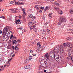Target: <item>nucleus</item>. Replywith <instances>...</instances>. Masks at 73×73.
I'll list each match as a JSON object with an SVG mask.
<instances>
[{
	"label": "nucleus",
	"mask_w": 73,
	"mask_h": 73,
	"mask_svg": "<svg viewBox=\"0 0 73 73\" xmlns=\"http://www.w3.org/2000/svg\"><path fill=\"white\" fill-rule=\"evenodd\" d=\"M10 12H12V13H17V11H16V10H12L11 9H10Z\"/></svg>",
	"instance_id": "6e6552de"
},
{
	"label": "nucleus",
	"mask_w": 73,
	"mask_h": 73,
	"mask_svg": "<svg viewBox=\"0 0 73 73\" xmlns=\"http://www.w3.org/2000/svg\"><path fill=\"white\" fill-rule=\"evenodd\" d=\"M58 48H60V53H63L64 52V49H63V47L62 45H61L60 46H58Z\"/></svg>",
	"instance_id": "20e7f679"
},
{
	"label": "nucleus",
	"mask_w": 73,
	"mask_h": 73,
	"mask_svg": "<svg viewBox=\"0 0 73 73\" xmlns=\"http://www.w3.org/2000/svg\"><path fill=\"white\" fill-rule=\"evenodd\" d=\"M44 72H46V70H44Z\"/></svg>",
	"instance_id": "338daca9"
},
{
	"label": "nucleus",
	"mask_w": 73,
	"mask_h": 73,
	"mask_svg": "<svg viewBox=\"0 0 73 73\" xmlns=\"http://www.w3.org/2000/svg\"><path fill=\"white\" fill-rule=\"evenodd\" d=\"M32 22H29L28 24L29 25H33V24H32Z\"/></svg>",
	"instance_id": "c85d7f7f"
},
{
	"label": "nucleus",
	"mask_w": 73,
	"mask_h": 73,
	"mask_svg": "<svg viewBox=\"0 0 73 73\" xmlns=\"http://www.w3.org/2000/svg\"><path fill=\"white\" fill-rule=\"evenodd\" d=\"M48 9V7L47 6L46 8H45L44 9L45 11H46Z\"/></svg>",
	"instance_id": "cd10ccee"
},
{
	"label": "nucleus",
	"mask_w": 73,
	"mask_h": 73,
	"mask_svg": "<svg viewBox=\"0 0 73 73\" xmlns=\"http://www.w3.org/2000/svg\"><path fill=\"white\" fill-rule=\"evenodd\" d=\"M13 39L16 38V37L15 36H13Z\"/></svg>",
	"instance_id": "5fc2aeb1"
},
{
	"label": "nucleus",
	"mask_w": 73,
	"mask_h": 73,
	"mask_svg": "<svg viewBox=\"0 0 73 73\" xmlns=\"http://www.w3.org/2000/svg\"><path fill=\"white\" fill-rule=\"evenodd\" d=\"M19 17L20 18V19H21V18H22V17L21 16H19Z\"/></svg>",
	"instance_id": "6e6d98bb"
},
{
	"label": "nucleus",
	"mask_w": 73,
	"mask_h": 73,
	"mask_svg": "<svg viewBox=\"0 0 73 73\" xmlns=\"http://www.w3.org/2000/svg\"><path fill=\"white\" fill-rule=\"evenodd\" d=\"M13 44H16L17 43V42L16 40H14L13 41Z\"/></svg>",
	"instance_id": "f8f14e48"
},
{
	"label": "nucleus",
	"mask_w": 73,
	"mask_h": 73,
	"mask_svg": "<svg viewBox=\"0 0 73 73\" xmlns=\"http://www.w3.org/2000/svg\"><path fill=\"white\" fill-rule=\"evenodd\" d=\"M58 13H59V14H60V15H61L62 14V11L61 10L59 11Z\"/></svg>",
	"instance_id": "412c9836"
},
{
	"label": "nucleus",
	"mask_w": 73,
	"mask_h": 73,
	"mask_svg": "<svg viewBox=\"0 0 73 73\" xmlns=\"http://www.w3.org/2000/svg\"><path fill=\"white\" fill-rule=\"evenodd\" d=\"M8 29H9V27L7 26L6 27H5L4 28L3 31L2 35L4 36L3 37V40L4 41H7L9 39V36H8L9 33L8 34V33H7V32H8Z\"/></svg>",
	"instance_id": "f03ea898"
},
{
	"label": "nucleus",
	"mask_w": 73,
	"mask_h": 73,
	"mask_svg": "<svg viewBox=\"0 0 73 73\" xmlns=\"http://www.w3.org/2000/svg\"><path fill=\"white\" fill-rule=\"evenodd\" d=\"M40 7H39V6L38 5H36L35 6V8L36 9H37L38 10V9H39V8Z\"/></svg>",
	"instance_id": "4be33fe9"
},
{
	"label": "nucleus",
	"mask_w": 73,
	"mask_h": 73,
	"mask_svg": "<svg viewBox=\"0 0 73 73\" xmlns=\"http://www.w3.org/2000/svg\"><path fill=\"white\" fill-rule=\"evenodd\" d=\"M0 34H1V33H2V31L1 30L0 31Z\"/></svg>",
	"instance_id": "680f3d73"
},
{
	"label": "nucleus",
	"mask_w": 73,
	"mask_h": 73,
	"mask_svg": "<svg viewBox=\"0 0 73 73\" xmlns=\"http://www.w3.org/2000/svg\"><path fill=\"white\" fill-rule=\"evenodd\" d=\"M3 70H4V68L0 69V71H3Z\"/></svg>",
	"instance_id": "c03bdc74"
},
{
	"label": "nucleus",
	"mask_w": 73,
	"mask_h": 73,
	"mask_svg": "<svg viewBox=\"0 0 73 73\" xmlns=\"http://www.w3.org/2000/svg\"><path fill=\"white\" fill-rule=\"evenodd\" d=\"M53 52H51L49 53L48 55V53H47L45 54L44 55V57L46 58H47V60H49V57H50V58H52V59H54V58L56 59V61H57V62H60L61 59H59L57 57V55H54V57L53 56Z\"/></svg>",
	"instance_id": "f257e3e1"
},
{
	"label": "nucleus",
	"mask_w": 73,
	"mask_h": 73,
	"mask_svg": "<svg viewBox=\"0 0 73 73\" xmlns=\"http://www.w3.org/2000/svg\"><path fill=\"white\" fill-rule=\"evenodd\" d=\"M32 67V65H27V68L28 69H30Z\"/></svg>",
	"instance_id": "6ab92c4d"
},
{
	"label": "nucleus",
	"mask_w": 73,
	"mask_h": 73,
	"mask_svg": "<svg viewBox=\"0 0 73 73\" xmlns=\"http://www.w3.org/2000/svg\"><path fill=\"white\" fill-rule=\"evenodd\" d=\"M19 29L20 30H21L23 29V27H20V28H19Z\"/></svg>",
	"instance_id": "de8ad7c7"
},
{
	"label": "nucleus",
	"mask_w": 73,
	"mask_h": 73,
	"mask_svg": "<svg viewBox=\"0 0 73 73\" xmlns=\"http://www.w3.org/2000/svg\"><path fill=\"white\" fill-rule=\"evenodd\" d=\"M37 3H38V2H33V4H37Z\"/></svg>",
	"instance_id": "79ce46f5"
},
{
	"label": "nucleus",
	"mask_w": 73,
	"mask_h": 73,
	"mask_svg": "<svg viewBox=\"0 0 73 73\" xmlns=\"http://www.w3.org/2000/svg\"><path fill=\"white\" fill-rule=\"evenodd\" d=\"M29 60H31L32 59V57L31 56H29Z\"/></svg>",
	"instance_id": "72a5a7b5"
},
{
	"label": "nucleus",
	"mask_w": 73,
	"mask_h": 73,
	"mask_svg": "<svg viewBox=\"0 0 73 73\" xmlns=\"http://www.w3.org/2000/svg\"><path fill=\"white\" fill-rule=\"evenodd\" d=\"M44 63L45 64H46V61H44Z\"/></svg>",
	"instance_id": "864d4df0"
},
{
	"label": "nucleus",
	"mask_w": 73,
	"mask_h": 73,
	"mask_svg": "<svg viewBox=\"0 0 73 73\" xmlns=\"http://www.w3.org/2000/svg\"><path fill=\"white\" fill-rule=\"evenodd\" d=\"M13 54V53L12 52H11L10 54L11 55H12Z\"/></svg>",
	"instance_id": "774afa93"
},
{
	"label": "nucleus",
	"mask_w": 73,
	"mask_h": 73,
	"mask_svg": "<svg viewBox=\"0 0 73 73\" xmlns=\"http://www.w3.org/2000/svg\"><path fill=\"white\" fill-rule=\"evenodd\" d=\"M49 19H51L52 17V13H50L48 15Z\"/></svg>",
	"instance_id": "9b49d317"
},
{
	"label": "nucleus",
	"mask_w": 73,
	"mask_h": 73,
	"mask_svg": "<svg viewBox=\"0 0 73 73\" xmlns=\"http://www.w3.org/2000/svg\"><path fill=\"white\" fill-rule=\"evenodd\" d=\"M9 29H8V31H7V33L8 34V33H9V34H10V33H12V31H9Z\"/></svg>",
	"instance_id": "a211bd4d"
},
{
	"label": "nucleus",
	"mask_w": 73,
	"mask_h": 73,
	"mask_svg": "<svg viewBox=\"0 0 73 73\" xmlns=\"http://www.w3.org/2000/svg\"><path fill=\"white\" fill-rule=\"evenodd\" d=\"M38 73H43V72L42 71H39Z\"/></svg>",
	"instance_id": "603ef678"
},
{
	"label": "nucleus",
	"mask_w": 73,
	"mask_h": 73,
	"mask_svg": "<svg viewBox=\"0 0 73 73\" xmlns=\"http://www.w3.org/2000/svg\"><path fill=\"white\" fill-rule=\"evenodd\" d=\"M29 62V61L28 59H27L25 61V62L27 64H28Z\"/></svg>",
	"instance_id": "ddd939ff"
},
{
	"label": "nucleus",
	"mask_w": 73,
	"mask_h": 73,
	"mask_svg": "<svg viewBox=\"0 0 73 73\" xmlns=\"http://www.w3.org/2000/svg\"><path fill=\"white\" fill-rule=\"evenodd\" d=\"M3 66H0V69H1V68H3Z\"/></svg>",
	"instance_id": "e2e57ef3"
},
{
	"label": "nucleus",
	"mask_w": 73,
	"mask_h": 73,
	"mask_svg": "<svg viewBox=\"0 0 73 73\" xmlns=\"http://www.w3.org/2000/svg\"><path fill=\"white\" fill-rule=\"evenodd\" d=\"M23 19L24 20H25V17H23Z\"/></svg>",
	"instance_id": "49530a36"
},
{
	"label": "nucleus",
	"mask_w": 73,
	"mask_h": 73,
	"mask_svg": "<svg viewBox=\"0 0 73 73\" xmlns=\"http://www.w3.org/2000/svg\"><path fill=\"white\" fill-rule=\"evenodd\" d=\"M54 4L55 5H58L59 6L60 5V4H59V3H58L56 2L54 3Z\"/></svg>",
	"instance_id": "393cba45"
},
{
	"label": "nucleus",
	"mask_w": 73,
	"mask_h": 73,
	"mask_svg": "<svg viewBox=\"0 0 73 73\" xmlns=\"http://www.w3.org/2000/svg\"><path fill=\"white\" fill-rule=\"evenodd\" d=\"M28 16H29L30 18H31V19H32V14H30L28 15Z\"/></svg>",
	"instance_id": "aec40b11"
},
{
	"label": "nucleus",
	"mask_w": 73,
	"mask_h": 73,
	"mask_svg": "<svg viewBox=\"0 0 73 73\" xmlns=\"http://www.w3.org/2000/svg\"><path fill=\"white\" fill-rule=\"evenodd\" d=\"M63 46L65 47L67 46V44H66H66L65 43H64L63 44Z\"/></svg>",
	"instance_id": "bb28decb"
},
{
	"label": "nucleus",
	"mask_w": 73,
	"mask_h": 73,
	"mask_svg": "<svg viewBox=\"0 0 73 73\" xmlns=\"http://www.w3.org/2000/svg\"><path fill=\"white\" fill-rule=\"evenodd\" d=\"M13 37V35H11V36H10V39H12V38Z\"/></svg>",
	"instance_id": "c756f323"
},
{
	"label": "nucleus",
	"mask_w": 73,
	"mask_h": 73,
	"mask_svg": "<svg viewBox=\"0 0 73 73\" xmlns=\"http://www.w3.org/2000/svg\"><path fill=\"white\" fill-rule=\"evenodd\" d=\"M25 69H28V66H25Z\"/></svg>",
	"instance_id": "e433bc0d"
},
{
	"label": "nucleus",
	"mask_w": 73,
	"mask_h": 73,
	"mask_svg": "<svg viewBox=\"0 0 73 73\" xmlns=\"http://www.w3.org/2000/svg\"><path fill=\"white\" fill-rule=\"evenodd\" d=\"M40 65L39 66V68L40 69H42L44 68H46V67L47 66L46 65V64L45 63H44V62H42L40 63Z\"/></svg>",
	"instance_id": "7ed1b4c3"
},
{
	"label": "nucleus",
	"mask_w": 73,
	"mask_h": 73,
	"mask_svg": "<svg viewBox=\"0 0 73 73\" xmlns=\"http://www.w3.org/2000/svg\"><path fill=\"white\" fill-rule=\"evenodd\" d=\"M54 52H55V53H59V50L58 48L57 47H55L54 48V50H53Z\"/></svg>",
	"instance_id": "39448f33"
},
{
	"label": "nucleus",
	"mask_w": 73,
	"mask_h": 73,
	"mask_svg": "<svg viewBox=\"0 0 73 73\" xmlns=\"http://www.w3.org/2000/svg\"><path fill=\"white\" fill-rule=\"evenodd\" d=\"M68 31H71V32H73V30H72V29H68Z\"/></svg>",
	"instance_id": "58836bf2"
},
{
	"label": "nucleus",
	"mask_w": 73,
	"mask_h": 73,
	"mask_svg": "<svg viewBox=\"0 0 73 73\" xmlns=\"http://www.w3.org/2000/svg\"><path fill=\"white\" fill-rule=\"evenodd\" d=\"M18 4V2H15V5H16V4H17H17Z\"/></svg>",
	"instance_id": "09e8293b"
},
{
	"label": "nucleus",
	"mask_w": 73,
	"mask_h": 73,
	"mask_svg": "<svg viewBox=\"0 0 73 73\" xmlns=\"http://www.w3.org/2000/svg\"><path fill=\"white\" fill-rule=\"evenodd\" d=\"M15 54H14L12 55V57H15Z\"/></svg>",
	"instance_id": "3c124183"
},
{
	"label": "nucleus",
	"mask_w": 73,
	"mask_h": 73,
	"mask_svg": "<svg viewBox=\"0 0 73 73\" xmlns=\"http://www.w3.org/2000/svg\"><path fill=\"white\" fill-rule=\"evenodd\" d=\"M17 46H18V47H20V44H18V45H16Z\"/></svg>",
	"instance_id": "37998d69"
},
{
	"label": "nucleus",
	"mask_w": 73,
	"mask_h": 73,
	"mask_svg": "<svg viewBox=\"0 0 73 73\" xmlns=\"http://www.w3.org/2000/svg\"><path fill=\"white\" fill-rule=\"evenodd\" d=\"M12 58H11L10 59H8V61L7 62V64H8V63H9V62H11V61L12 60Z\"/></svg>",
	"instance_id": "4468645a"
},
{
	"label": "nucleus",
	"mask_w": 73,
	"mask_h": 73,
	"mask_svg": "<svg viewBox=\"0 0 73 73\" xmlns=\"http://www.w3.org/2000/svg\"><path fill=\"white\" fill-rule=\"evenodd\" d=\"M70 20L71 21H73V18H71V19H70Z\"/></svg>",
	"instance_id": "052dcab7"
},
{
	"label": "nucleus",
	"mask_w": 73,
	"mask_h": 73,
	"mask_svg": "<svg viewBox=\"0 0 73 73\" xmlns=\"http://www.w3.org/2000/svg\"><path fill=\"white\" fill-rule=\"evenodd\" d=\"M15 3V1H10L9 2V4H13V3Z\"/></svg>",
	"instance_id": "5701e85b"
},
{
	"label": "nucleus",
	"mask_w": 73,
	"mask_h": 73,
	"mask_svg": "<svg viewBox=\"0 0 73 73\" xmlns=\"http://www.w3.org/2000/svg\"><path fill=\"white\" fill-rule=\"evenodd\" d=\"M32 19H33V20H35V17H33V18H32Z\"/></svg>",
	"instance_id": "bf43d9fd"
},
{
	"label": "nucleus",
	"mask_w": 73,
	"mask_h": 73,
	"mask_svg": "<svg viewBox=\"0 0 73 73\" xmlns=\"http://www.w3.org/2000/svg\"><path fill=\"white\" fill-rule=\"evenodd\" d=\"M62 20V19H60V21H59V22L58 24V25H61V23L63 22V21H66V20H65V21H64Z\"/></svg>",
	"instance_id": "0eeeda50"
},
{
	"label": "nucleus",
	"mask_w": 73,
	"mask_h": 73,
	"mask_svg": "<svg viewBox=\"0 0 73 73\" xmlns=\"http://www.w3.org/2000/svg\"><path fill=\"white\" fill-rule=\"evenodd\" d=\"M54 9L56 11H58L59 10V8H57L56 7H55Z\"/></svg>",
	"instance_id": "b1692460"
},
{
	"label": "nucleus",
	"mask_w": 73,
	"mask_h": 73,
	"mask_svg": "<svg viewBox=\"0 0 73 73\" xmlns=\"http://www.w3.org/2000/svg\"><path fill=\"white\" fill-rule=\"evenodd\" d=\"M66 40H68V41H69V37H68L66 38Z\"/></svg>",
	"instance_id": "ea45409f"
},
{
	"label": "nucleus",
	"mask_w": 73,
	"mask_h": 73,
	"mask_svg": "<svg viewBox=\"0 0 73 73\" xmlns=\"http://www.w3.org/2000/svg\"><path fill=\"white\" fill-rule=\"evenodd\" d=\"M41 12H42V11H41V10H40L39 11V13H41Z\"/></svg>",
	"instance_id": "13d9d810"
},
{
	"label": "nucleus",
	"mask_w": 73,
	"mask_h": 73,
	"mask_svg": "<svg viewBox=\"0 0 73 73\" xmlns=\"http://www.w3.org/2000/svg\"><path fill=\"white\" fill-rule=\"evenodd\" d=\"M0 18H2V19H5V17L4 16L2 15L0 16Z\"/></svg>",
	"instance_id": "a878e982"
},
{
	"label": "nucleus",
	"mask_w": 73,
	"mask_h": 73,
	"mask_svg": "<svg viewBox=\"0 0 73 73\" xmlns=\"http://www.w3.org/2000/svg\"><path fill=\"white\" fill-rule=\"evenodd\" d=\"M41 9H44V7H42L41 8Z\"/></svg>",
	"instance_id": "4d7b16f0"
},
{
	"label": "nucleus",
	"mask_w": 73,
	"mask_h": 73,
	"mask_svg": "<svg viewBox=\"0 0 73 73\" xmlns=\"http://www.w3.org/2000/svg\"><path fill=\"white\" fill-rule=\"evenodd\" d=\"M72 38H73L72 37H69V41L72 40Z\"/></svg>",
	"instance_id": "7c9ffc66"
},
{
	"label": "nucleus",
	"mask_w": 73,
	"mask_h": 73,
	"mask_svg": "<svg viewBox=\"0 0 73 73\" xmlns=\"http://www.w3.org/2000/svg\"><path fill=\"white\" fill-rule=\"evenodd\" d=\"M15 50H19V48L18 47H16L15 48Z\"/></svg>",
	"instance_id": "a18cd8bd"
},
{
	"label": "nucleus",
	"mask_w": 73,
	"mask_h": 73,
	"mask_svg": "<svg viewBox=\"0 0 73 73\" xmlns=\"http://www.w3.org/2000/svg\"><path fill=\"white\" fill-rule=\"evenodd\" d=\"M62 19V20H63V21H65L66 20V21H64V22H66V18H65L64 17H62V18H60V19Z\"/></svg>",
	"instance_id": "2eb2a0df"
},
{
	"label": "nucleus",
	"mask_w": 73,
	"mask_h": 73,
	"mask_svg": "<svg viewBox=\"0 0 73 73\" xmlns=\"http://www.w3.org/2000/svg\"><path fill=\"white\" fill-rule=\"evenodd\" d=\"M15 23L16 24H21V23H20V20L19 19L16 21H15Z\"/></svg>",
	"instance_id": "1a4fd4ad"
},
{
	"label": "nucleus",
	"mask_w": 73,
	"mask_h": 73,
	"mask_svg": "<svg viewBox=\"0 0 73 73\" xmlns=\"http://www.w3.org/2000/svg\"><path fill=\"white\" fill-rule=\"evenodd\" d=\"M44 61V59H42L41 61H40V62H41V63H42V62H44L43 61Z\"/></svg>",
	"instance_id": "f704fd0d"
},
{
	"label": "nucleus",
	"mask_w": 73,
	"mask_h": 73,
	"mask_svg": "<svg viewBox=\"0 0 73 73\" xmlns=\"http://www.w3.org/2000/svg\"><path fill=\"white\" fill-rule=\"evenodd\" d=\"M47 31L48 33H50V30H49V29H47Z\"/></svg>",
	"instance_id": "473e14b6"
},
{
	"label": "nucleus",
	"mask_w": 73,
	"mask_h": 73,
	"mask_svg": "<svg viewBox=\"0 0 73 73\" xmlns=\"http://www.w3.org/2000/svg\"><path fill=\"white\" fill-rule=\"evenodd\" d=\"M12 48H13V49H15V47L14 46H13Z\"/></svg>",
	"instance_id": "0e129e2a"
},
{
	"label": "nucleus",
	"mask_w": 73,
	"mask_h": 73,
	"mask_svg": "<svg viewBox=\"0 0 73 73\" xmlns=\"http://www.w3.org/2000/svg\"><path fill=\"white\" fill-rule=\"evenodd\" d=\"M25 9H24V8L22 9V11H23V14H24V15H25V13H25Z\"/></svg>",
	"instance_id": "f3484780"
},
{
	"label": "nucleus",
	"mask_w": 73,
	"mask_h": 73,
	"mask_svg": "<svg viewBox=\"0 0 73 73\" xmlns=\"http://www.w3.org/2000/svg\"><path fill=\"white\" fill-rule=\"evenodd\" d=\"M17 5H21V3L20 2L18 3Z\"/></svg>",
	"instance_id": "4c0bfd02"
},
{
	"label": "nucleus",
	"mask_w": 73,
	"mask_h": 73,
	"mask_svg": "<svg viewBox=\"0 0 73 73\" xmlns=\"http://www.w3.org/2000/svg\"><path fill=\"white\" fill-rule=\"evenodd\" d=\"M30 52L31 53H33V50H30Z\"/></svg>",
	"instance_id": "2f4dec72"
},
{
	"label": "nucleus",
	"mask_w": 73,
	"mask_h": 73,
	"mask_svg": "<svg viewBox=\"0 0 73 73\" xmlns=\"http://www.w3.org/2000/svg\"><path fill=\"white\" fill-rule=\"evenodd\" d=\"M70 13L71 15H72L73 13V9L72 8L70 10Z\"/></svg>",
	"instance_id": "9d476101"
},
{
	"label": "nucleus",
	"mask_w": 73,
	"mask_h": 73,
	"mask_svg": "<svg viewBox=\"0 0 73 73\" xmlns=\"http://www.w3.org/2000/svg\"><path fill=\"white\" fill-rule=\"evenodd\" d=\"M33 28H35V27H36V25H35L34 26H33Z\"/></svg>",
	"instance_id": "69168bd1"
},
{
	"label": "nucleus",
	"mask_w": 73,
	"mask_h": 73,
	"mask_svg": "<svg viewBox=\"0 0 73 73\" xmlns=\"http://www.w3.org/2000/svg\"><path fill=\"white\" fill-rule=\"evenodd\" d=\"M9 65H10V64L9 63H8V64H7V62H6V65L4 66H7V67H8V66H9Z\"/></svg>",
	"instance_id": "dca6fc26"
},
{
	"label": "nucleus",
	"mask_w": 73,
	"mask_h": 73,
	"mask_svg": "<svg viewBox=\"0 0 73 73\" xmlns=\"http://www.w3.org/2000/svg\"><path fill=\"white\" fill-rule=\"evenodd\" d=\"M32 55H33V56H36V54H32Z\"/></svg>",
	"instance_id": "8fccbe9b"
},
{
	"label": "nucleus",
	"mask_w": 73,
	"mask_h": 73,
	"mask_svg": "<svg viewBox=\"0 0 73 73\" xmlns=\"http://www.w3.org/2000/svg\"><path fill=\"white\" fill-rule=\"evenodd\" d=\"M25 15H26V13H25V15L23 14V15H22V17H25Z\"/></svg>",
	"instance_id": "c9c22d12"
},
{
	"label": "nucleus",
	"mask_w": 73,
	"mask_h": 73,
	"mask_svg": "<svg viewBox=\"0 0 73 73\" xmlns=\"http://www.w3.org/2000/svg\"><path fill=\"white\" fill-rule=\"evenodd\" d=\"M72 50L71 49H70L69 50V51H68V52H70V53H71V52H72Z\"/></svg>",
	"instance_id": "a19ab883"
},
{
	"label": "nucleus",
	"mask_w": 73,
	"mask_h": 73,
	"mask_svg": "<svg viewBox=\"0 0 73 73\" xmlns=\"http://www.w3.org/2000/svg\"><path fill=\"white\" fill-rule=\"evenodd\" d=\"M66 45L67 46H72V47L73 46V43L71 42H67L66 43Z\"/></svg>",
	"instance_id": "423d86ee"
}]
</instances>
